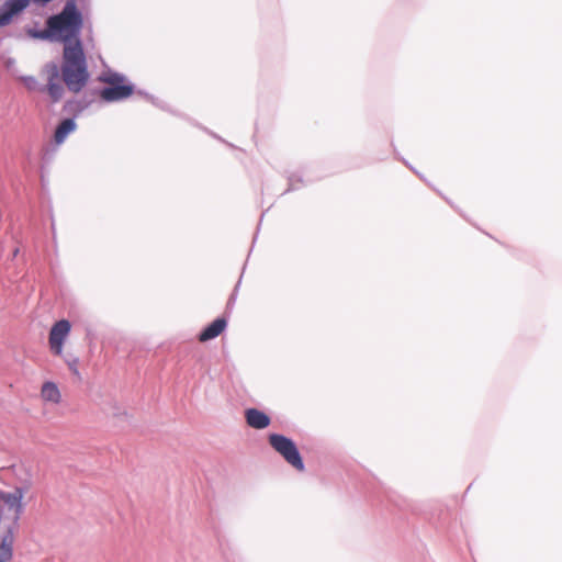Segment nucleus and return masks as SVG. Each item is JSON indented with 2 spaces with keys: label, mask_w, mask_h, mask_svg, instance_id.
Segmentation results:
<instances>
[{
  "label": "nucleus",
  "mask_w": 562,
  "mask_h": 562,
  "mask_svg": "<svg viewBox=\"0 0 562 562\" xmlns=\"http://www.w3.org/2000/svg\"><path fill=\"white\" fill-rule=\"evenodd\" d=\"M50 41H59L66 44H74L78 40L82 26V18L76 4L70 1L64 10L47 20Z\"/></svg>",
  "instance_id": "f257e3e1"
},
{
  "label": "nucleus",
  "mask_w": 562,
  "mask_h": 562,
  "mask_svg": "<svg viewBox=\"0 0 562 562\" xmlns=\"http://www.w3.org/2000/svg\"><path fill=\"white\" fill-rule=\"evenodd\" d=\"M61 70L64 81L69 90L78 92L86 85L88 71L80 41L65 45Z\"/></svg>",
  "instance_id": "f03ea898"
},
{
  "label": "nucleus",
  "mask_w": 562,
  "mask_h": 562,
  "mask_svg": "<svg viewBox=\"0 0 562 562\" xmlns=\"http://www.w3.org/2000/svg\"><path fill=\"white\" fill-rule=\"evenodd\" d=\"M100 80L108 85L100 93L101 98L106 102L127 99L134 91L133 85L123 75L111 70L104 71Z\"/></svg>",
  "instance_id": "7ed1b4c3"
},
{
  "label": "nucleus",
  "mask_w": 562,
  "mask_h": 562,
  "mask_svg": "<svg viewBox=\"0 0 562 562\" xmlns=\"http://www.w3.org/2000/svg\"><path fill=\"white\" fill-rule=\"evenodd\" d=\"M270 445L278 451L288 463L299 471L304 469L302 458L294 445V442L281 435H271L269 437Z\"/></svg>",
  "instance_id": "20e7f679"
},
{
  "label": "nucleus",
  "mask_w": 562,
  "mask_h": 562,
  "mask_svg": "<svg viewBox=\"0 0 562 562\" xmlns=\"http://www.w3.org/2000/svg\"><path fill=\"white\" fill-rule=\"evenodd\" d=\"M0 476L3 480L10 481L18 490L29 491L32 485L31 469L23 464L16 463L0 470Z\"/></svg>",
  "instance_id": "39448f33"
},
{
  "label": "nucleus",
  "mask_w": 562,
  "mask_h": 562,
  "mask_svg": "<svg viewBox=\"0 0 562 562\" xmlns=\"http://www.w3.org/2000/svg\"><path fill=\"white\" fill-rule=\"evenodd\" d=\"M29 4L30 0H5L0 5V29L13 23Z\"/></svg>",
  "instance_id": "423d86ee"
},
{
  "label": "nucleus",
  "mask_w": 562,
  "mask_h": 562,
  "mask_svg": "<svg viewBox=\"0 0 562 562\" xmlns=\"http://www.w3.org/2000/svg\"><path fill=\"white\" fill-rule=\"evenodd\" d=\"M71 325L67 319L57 322L49 331L48 342L53 353L60 356L63 353L64 342L66 341Z\"/></svg>",
  "instance_id": "0eeeda50"
},
{
  "label": "nucleus",
  "mask_w": 562,
  "mask_h": 562,
  "mask_svg": "<svg viewBox=\"0 0 562 562\" xmlns=\"http://www.w3.org/2000/svg\"><path fill=\"white\" fill-rule=\"evenodd\" d=\"M26 491L14 488L13 492H1L0 501L7 507V510L13 515L14 519H18L23 513V498Z\"/></svg>",
  "instance_id": "6e6552de"
},
{
  "label": "nucleus",
  "mask_w": 562,
  "mask_h": 562,
  "mask_svg": "<svg viewBox=\"0 0 562 562\" xmlns=\"http://www.w3.org/2000/svg\"><path fill=\"white\" fill-rule=\"evenodd\" d=\"M247 424L256 429L266 428L270 424V418L262 412L250 408L246 411Z\"/></svg>",
  "instance_id": "1a4fd4ad"
},
{
  "label": "nucleus",
  "mask_w": 562,
  "mask_h": 562,
  "mask_svg": "<svg viewBox=\"0 0 562 562\" xmlns=\"http://www.w3.org/2000/svg\"><path fill=\"white\" fill-rule=\"evenodd\" d=\"M41 397L46 403L58 404L61 400V394L54 382L47 381L42 385Z\"/></svg>",
  "instance_id": "9d476101"
},
{
  "label": "nucleus",
  "mask_w": 562,
  "mask_h": 562,
  "mask_svg": "<svg viewBox=\"0 0 562 562\" xmlns=\"http://www.w3.org/2000/svg\"><path fill=\"white\" fill-rule=\"evenodd\" d=\"M226 327V322L223 318L215 319L210 324L201 334L200 340L207 341L217 337Z\"/></svg>",
  "instance_id": "9b49d317"
},
{
  "label": "nucleus",
  "mask_w": 562,
  "mask_h": 562,
  "mask_svg": "<svg viewBox=\"0 0 562 562\" xmlns=\"http://www.w3.org/2000/svg\"><path fill=\"white\" fill-rule=\"evenodd\" d=\"M77 125L75 120L66 119L64 120L57 127L55 132V140L58 144H61L67 136L76 130Z\"/></svg>",
  "instance_id": "f8f14e48"
},
{
  "label": "nucleus",
  "mask_w": 562,
  "mask_h": 562,
  "mask_svg": "<svg viewBox=\"0 0 562 562\" xmlns=\"http://www.w3.org/2000/svg\"><path fill=\"white\" fill-rule=\"evenodd\" d=\"M42 76L49 81H56L59 77V67L56 63H49L42 69Z\"/></svg>",
  "instance_id": "ddd939ff"
},
{
  "label": "nucleus",
  "mask_w": 562,
  "mask_h": 562,
  "mask_svg": "<svg viewBox=\"0 0 562 562\" xmlns=\"http://www.w3.org/2000/svg\"><path fill=\"white\" fill-rule=\"evenodd\" d=\"M12 558V540L4 538L0 544V562H8Z\"/></svg>",
  "instance_id": "4468645a"
},
{
  "label": "nucleus",
  "mask_w": 562,
  "mask_h": 562,
  "mask_svg": "<svg viewBox=\"0 0 562 562\" xmlns=\"http://www.w3.org/2000/svg\"><path fill=\"white\" fill-rule=\"evenodd\" d=\"M64 88L58 80L47 82V92L53 101H58L63 95Z\"/></svg>",
  "instance_id": "2eb2a0df"
},
{
  "label": "nucleus",
  "mask_w": 562,
  "mask_h": 562,
  "mask_svg": "<svg viewBox=\"0 0 562 562\" xmlns=\"http://www.w3.org/2000/svg\"><path fill=\"white\" fill-rule=\"evenodd\" d=\"M26 34L32 37V38H35V40H49L50 41V31H49V26L47 25L46 29H43V30H35V29H32V27H29L26 29Z\"/></svg>",
  "instance_id": "dca6fc26"
},
{
  "label": "nucleus",
  "mask_w": 562,
  "mask_h": 562,
  "mask_svg": "<svg viewBox=\"0 0 562 562\" xmlns=\"http://www.w3.org/2000/svg\"><path fill=\"white\" fill-rule=\"evenodd\" d=\"M20 80L24 83V86L29 90H37V89H40L38 82H37L36 78L33 77V76H24V77H21Z\"/></svg>",
  "instance_id": "f3484780"
},
{
  "label": "nucleus",
  "mask_w": 562,
  "mask_h": 562,
  "mask_svg": "<svg viewBox=\"0 0 562 562\" xmlns=\"http://www.w3.org/2000/svg\"><path fill=\"white\" fill-rule=\"evenodd\" d=\"M15 64H16V60L13 57L9 56V57L3 58V65L8 70H12L14 68Z\"/></svg>",
  "instance_id": "a211bd4d"
},
{
  "label": "nucleus",
  "mask_w": 562,
  "mask_h": 562,
  "mask_svg": "<svg viewBox=\"0 0 562 562\" xmlns=\"http://www.w3.org/2000/svg\"><path fill=\"white\" fill-rule=\"evenodd\" d=\"M69 367H70V369H71L75 373H77V370H76L75 363L69 364Z\"/></svg>",
  "instance_id": "6ab92c4d"
}]
</instances>
